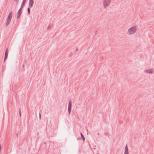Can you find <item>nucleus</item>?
<instances>
[{"label": "nucleus", "instance_id": "obj_1", "mask_svg": "<svg viewBox=\"0 0 154 154\" xmlns=\"http://www.w3.org/2000/svg\"><path fill=\"white\" fill-rule=\"evenodd\" d=\"M136 30L137 26H133L128 29L127 34L129 35H132L135 33Z\"/></svg>", "mask_w": 154, "mask_h": 154}, {"label": "nucleus", "instance_id": "obj_2", "mask_svg": "<svg viewBox=\"0 0 154 154\" xmlns=\"http://www.w3.org/2000/svg\"><path fill=\"white\" fill-rule=\"evenodd\" d=\"M111 0H103V5L105 8H106L110 4Z\"/></svg>", "mask_w": 154, "mask_h": 154}, {"label": "nucleus", "instance_id": "obj_3", "mask_svg": "<svg viewBox=\"0 0 154 154\" xmlns=\"http://www.w3.org/2000/svg\"><path fill=\"white\" fill-rule=\"evenodd\" d=\"M23 6L21 5V6L20 8V9L18 10V11L17 12V19L20 16L21 13H22V11L23 8Z\"/></svg>", "mask_w": 154, "mask_h": 154}, {"label": "nucleus", "instance_id": "obj_4", "mask_svg": "<svg viewBox=\"0 0 154 154\" xmlns=\"http://www.w3.org/2000/svg\"><path fill=\"white\" fill-rule=\"evenodd\" d=\"M71 103L70 101L69 102L68 106V111L69 115H70V114L71 109Z\"/></svg>", "mask_w": 154, "mask_h": 154}, {"label": "nucleus", "instance_id": "obj_5", "mask_svg": "<svg viewBox=\"0 0 154 154\" xmlns=\"http://www.w3.org/2000/svg\"><path fill=\"white\" fill-rule=\"evenodd\" d=\"M153 70L152 69H150L146 70H144V71L145 73L148 74H150L153 73Z\"/></svg>", "mask_w": 154, "mask_h": 154}, {"label": "nucleus", "instance_id": "obj_6", "mask_svg": "<svg viewBox=\"0 0 154 154\" xmlns=\"http://www.w3.org/2000/svg\"><path fill=\"white\" fill-rule=\"evenodd\" d=\"M34 4V0H29V6L30 8H32Z\"/></svg>", "mask_w": 154, "mask_h": 154}, {"label": "nucleus", "instance_id": "obj_7", "mask_svg": "<svg viewBox=\"0 0 154 154\" xmlns=\"http://www.w3.org/2000/svg\"><path fill=\"white\" fill-rule=\"evenodd\" d=\"M124 154H128V151L127 145H126L125 148Z\"/></svg>", "mask_w": 154, "mask_h": 154}, {"label": "nucleus", "instance_id": "obj_8", "mask_svg": "<svg viewBox=\"0 0 154 154\" xmlns=\"http://www.w3.org/2000/svg\"><path fill=\"white\" fill-rule=\"evenodd\" d=\"M8 56L7 50H6L5 52V56L4 59V62L7 59Z\"/></svg>", "mask_w": 154, "mask_h": 154}, {"label": "nucleus", "instance_id": "obj_9", "mask_svg": "<svg viewBox=\"0 0 154 154\" xmlns=\"http://www.w3.org/2000/svg\"><path fill=\"white\" fill-rule=\"evenodd\" d=\"M11 19L8 18H7V22H6V26H7L10 23V22L11 21Z\"/></svg>", "mask_w": 154, "mask_h": 154}, {"label": "nucleus", "instance_id": "obj_10", "mask_svg": "<svg viewBox=\"0 0 154 154\" xmlns=\"http://www.w3.org/2000/svg\"><path fill=\"white\" fill-rule=\"evenodd\" d=\"M81 136V138L82 139L83 141H84L85 140V138L83 135L82 134V133H80V134Z\"/></svg>", "mask_w": 154, "mask_h": 154}, {"label": "nucleus", "instance_id": "obj_11", "mask_svg": "<svg viewBox=\"0 0 154 154\" xmlns=\"http://www.w3.org/2000/svg\"><path fill=\"white\" fill-rule=\"evenodd\" d=\"M26 0H23V1L22 2V3L21 4V5H22V6H23L24 5V4L26 2Z\"/></svg>", "mask_w": 154, "mask_h": 154}, {"label": "nucleus", "instance_id": "obj_12", "mask_svg": "<svg viewBox=\"0 0 154 154\" xmlns=\"http://www.w3.org/2000/svg\"><path fill=\"white\" fill-rule=\"evenodd\" d=\"M29 8H29H27V11H28V13L29 14H30V9L29 8Z\"/></svg>", "mask_w": 154, "mask_h": 154}, {"label": "nucleus", "instance_id": "obj_13", "mask_svg": "<svg viewBox=\"0 0 154 154\" xmlns=\"http://www.w3.org/2000/svg\"><path fill=\"white\" fill-rule=\"evenodd\" d=\"M39 120H40L41 119V113L40 112L39 114Z\"/></svg>", "mask_w": 154, "mask_h": 154}, {"label": "nucleus", "instance_id": "obj_14", "mask_svg": "<svg viewBox=\"0 0 154 154\" xmlns=\"http://www.w3.org/2000/svg\"><path fill=\"white\" fill-rule=\"evenodd\" d=\"M8 15H10V16H11L12 17V12L11 11V12L9 13V14H8Z\"/></svg>", "mask_w": 154, "mask_h": 154}, {"label": "nucleus", "instance_id": "obj_15", "mask_svg": "<svg viewBox=\"0 0 154 154\" xmlns=\"http://www.w3.org/2000/svg\"><path fill=\"white\" fill-rule=\"evenodd\" d=\"M19 114L20 116V117H21V113L20 109H19Z\"/></svg>", "mask_w": 154, "mask_h": 154}, {"label": "nucleus", "instance_id": "obj_16", "mask_svg": "<svg viewBox=\"0 0 154 154\" xmlns=\"http://www.w3.org/2000/svg\"><path fill=\"white\" fill-rule=\"evenodd\" d=\"M12 17L10 16L9 15H8V18L11 19Z\"/></svg>", "mask_w": 154, "mask_h": 154}, {"label": "nucleus", "instance_id": "obj_17", "mask_svg": "<svg viewBox=\"0 0 154 154\" xmlns=\"http://www.w3.org/2000/svg\"><path fill=\"white\" fill-rule=\"evenodd\" d=\"M50 25H49L48 26L47 29H49L50 27Z\"/></svg>", "mask_w": 154, "mask_h": 154}, {"label": "nucleus", "instance_id": "obj_18", "mask_svg": "<svg viewBox=\"0 0 154 154\" xmlns=\"http://www.w3.org/2000/svg\"><path fill=\"white\" fill-rule=\"evenodd\" d=\"M77 48H76L75 50V51H77Z\"/></svg>", "mask_w": 154, "mask_h": 154}, {"label": "nucleus", "instance_id": "obj_19", "mask_svg": "<svg viewBox=\"0 0 154 154\" xmlns=\"http://www.w3.org/2000/svg\"><path fill=\"white\" fill-rule=\"evenodd\" d=\"M97 134L98 135H99V134L98 133H97Z\"/></svg>", "mask_w": 154, "mask_h": 154}, {"label": "nucleus", "instance_id": "obj_20", "mask_svg": "<svg viewBox=\"0 0 154 154\" xmlns=\"http://www.w3.org/2000/svg\"><path fill=\"white\" fill-rule=\"evenodd\" d=\"M77 140H79V138H77Z\"/></svg>", "mask_w": 154, "mask_h": 154}, {"label": "nucleus", "instance_id": "obj_21", "mask_svg": "<svg viewBox=\"0 0 154 154\" xmlns=\"http://www.w3.org/2000/svg\"><path fill=\"white\" fill-rule=\"evenodd\" d=\"M97 154H99L98 153H97Z\"/></svg>", "mask_w": 154, "mask_h": 154}, {"label": "nucleus", "instance_id": "obj_22", "mask_svg": "<svg viewBox=\"0 0 154 154\" xmlns=\"http://www.w3.org/2000/svg\"><path fill=\"white\" fill-rule=\"evenodd\" d=\"M153 97L154 98V95L153 96Z\"/></svg>", "mask_w": 154, "mask_h": 154}]
</instances>
